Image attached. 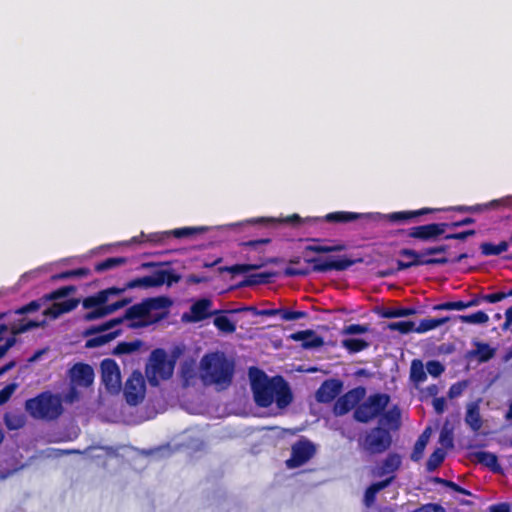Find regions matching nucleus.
Wrapping results in <instances>:
<instances>
[{"label": "nucleus", "instance_id": "1", "mask_svg": "<svg viewBox=\"0 0 512 512\" xmlns=\"http://www.w3.org/2000/svg\"><path fill=\"white\" fill-rule=\"evenodd\" d=\"M251 389L259 407L267 408L274 401L279 408L287 407L293 399L291 389L282 376L268 378L262 370H250Z\"/></svg>", "mask_w": 512, "mask_h": 512}, {"label": "nucleus", "instance_id": "2", "mask_svg": "<svg viewBox=\"0 0 512 512\" xmlns=\"http://www.w3.org/2000/svg\"><path fill=\"white\" fill-rule=\"evenodd\" d=\"M301 262L300 256H293L288 260V266L283 274L286 277H306L311 273H326L330 271H345L354 264L362 262V259L352 260L346 256L330 257L322 259L320 257L304 258L306 264L311 266L293 267Z\"/></svg>", "mask_w": 512, "mask_h": 512}, {"label": "nucleus", "instance_id": "3", "mask_svg": "<svg viewBox=\"0 0 512 512\" xmlns=\"http://www.w3.org/2000/svg\"><path fill=\"white\" fill-rule=\"evenodd\" d=\"M436 211H440V209L421 208L418 210L397 211L387 215H381L379 213L372 214L349 211H336L326 214L323 219L329 223H349L356 221L358 219L378 220L381 218H386L389 222L392 223H405L414 221L422 215H426Z\"/></svg>", "mask_w": 512, "mask_h": 512}, {"label": "nucleus", "instance_id": "4", "mask_svg": "<svg viewBox=\"0 0 512 512\" xmlns=\"http://www.w3.org/2000/svg\"><path fill=\"white\" fill-rule=\"evenodd\" d=\"M201 370L206 382L227 388L232 383L234 363L222 353H210L201 359Z\"/></svg>", "mask_w": 512, "mask_h": 512}, {"label": "nucleus", "instance_id": "5", "mask_svg": "<svg viewBox=\"0 0 512 512\" xmlns=\"http://www.w3.org/2000/svg\"><path fill=\"white\" fill-rule=\"evenodd\" d=\"M25 409L34 419L56 420L63 413L62 400L59 395L49 391L42 392L25 402Z\"/></svg>", "mask_w": 512, "mask_h": 512}, {"label": "nucleus", "instance_id": "6", "mask_svg": "<svg viewBox=\"0 0 512 512\" xmlns=\"http://www.w3.org/2000/svg\"><path fill=\"white\" fill-rule=\"evenodd\" d=\"M163 263L145 262L141 264L142 269L156 268L151 275L134 278L126 282V288L129 289H148L160 287L164 284L172 286L181 280V275L176 273L173 269H161Z\"/></svg>", "mask_w": 512, "mask_h": 512}, {"label": "nucleus", "instance_id": "7", "mask_svg": "<svg viewBox=\"0 0 512 512\" xmlns=\"http://www.w3.org/2000/svg\"><path fill=\"white\" fill-rule=\"evenodd\" d=\"M163 263L145 262L141 264L142 269L156 268L151 275L134 278L126 282V288L129 289H148L160 287L164 284L172 286L181 280V275L176 273L173 269H161Z\"/></svg>", "mask_w": 512, "mask_h": 512}, {"label": "nucleus", "instance_id": "8", "mask_svg": "<svg viewBox=\"0 0 512 512\" xmlns=\"http://www.w3.org/2000/svg\"><path fill=\"white\" fill-rule=\"evenodd\" d=\"M393 437L389 429L375 426L358 439V445L368 455H380L390 449Z\"/></svg>", "mask_w": 512, "mask_h": 512}, {"label": "nucleus", "instance_id": "9", "mask_svg": "<svg viewBox=\"0 0 512 512\" xmlns=\"http://www.w3.org/2000/svg\"><path fill=\"white\" fill-rule=\"evenodd\" d=\"M389 400L387 394H372L364 402L357 404L353 412V418L359 423H369L382 414Z\"/></svg>", "mask_w": 512, "mask_h": 512}, {"label": "nucleus", "instance_id": "10", "mask_svg": "<svg viewBox=\"0 0 512 512\" xmlns=\"http://www.w3.org/2000/svg\"><path fill=\"white\" fill-rule=\"evenodd\" d=\"M173 365L167 360L163 349H156L151 354V365L146 369V375L152 386H157L160 380H167L172 376Z\"/></svg>", "mask_w": 512, "mask_h": 512}, {"label": "nucleus", "instance_id": "11", "mask_svg": "<svg viewBox=\"0 0 512 512\" xmlns=\"http://www.w3.org/2000/svg\"><path fill=\"white\" fill-rule=\"evenodd\" d=\"M149 308L145 300L141 303L130 306L122 317L114 318L97 326H91L83 332L84 336H92L94 333L109 331L121 324L124 320L144 319L149 316Z\"/></svg>", "mask_w": 512, "mask_h": 512}, {"label": "nucleus", "instance_id": "12", "mask_svg": "<svg viewBox=\"0 0 512 512\" xmlns=\"http://www.w3.org/2000/svg\"><path fill=\"white\" fill-rule=\"evenodd\" d=\"M447 231L446 222L429 223L399 230V234L421 242H436Z\"/></svg>", "mask_w": 512, "mask_h": 512}, {"label": "nucleus", "instance_id": "13", "mask_svg": "<svg viewBox=\"0 0 512 512\" xmlns=\"http://www.w3.org/2000/svg\"><path fill=\"white\" fill-rule=\"evenodd\" d=\"M399 255L402 257L409 258L410 261L397 260V270H407L417 266H433V265H446L450 259L447 257L440 258H424L427 254H424V248L421 251H416L410 248H403L399 251Z\"/></svg>", "mask_w": 512, "mask_h": 512}, {"label": "nucleus", "instance_id": "14", "mask_svg": "<svg viewBox=\"0 0 512 512\" xmlns=\"http://www.w3.org/2000/svg\"><path fill=\"white\" fill-rule=\"evenodd\" d=\"M316 453L315 445L307 440L300 439L291 447V456L286 460V466L290 469L298 468L306 464Z\"/></svg>", "mask_w": 512, "mask_h": 512}, {"label": "nucleus", "instance_id": "15", "mask_svg": "<svg viewBox=\"0 0 512 512\" xmlns=\"http://www.w3.org/2000/svg\"><path fill=\"white\" fill-rule=\"evenodd\" d=\"M145 380L141 372L135 370L127 379L124 387V396L129 405L135 406L145 397Z\"/></svg>", "mask_w": 512, "mask_h": 512}, {"label": "nucleus", "instance_id": "16", "mask_svg": "<svg viewBox=\"0 0 512 512\" xmlns=\"http://www.w3.org/2000/svg\"><path fill=\"white\" fill-rule=\"evenodd\" d=\"M491 209H512V195H508L499 199L491 200L487 203L475 204L472 206L457 205L444 209L445 211H455L460 213H482Z\"/></svg>", "mask_w": 512, "mask_h": 512}, {"label": "nucleus", "instance_id": "17", "mask_svg": "<svg viewBox=\"0 0 512 512\" xmlns=\"http://www.w3.org/2000/svg\"><path fill=\"white\" fill-rule=\"evenodd\" d=\"M101 378L104 386L110 392H118L121 388L120 369L115 360L104 359L101 362Z\"/></svg>", "mask_w": 512, "mask_h": 512}, {"label": "nucleus", "instance_id": "18", "mask_svg": "<svg viewBox=\"0 0 512 512\" xmlns=\"http://www.w3.org/2000/svg\"><path fill=\"white\" fill-rule=\"evenodd\" d=\"M94 370L86 363H76L69 370L71 384L80 387H89L94 381Z\"/></svg>", "mask_w": 512, "mask_h": 512}, {"label": "nucleus", "instance_id": "19", "mask_svg": "<svg viewBox=\"0 0 512 512\" xmlns=\"http://www.w3.org/2000/svg\"><path fill=\"white\" fill-rule=\"evenodd\" d=\"M364 394L363 388L352 389L340 396L335 404H334V414L337 416H343L347 414L350 410L357 406L361 397Z\"/></svg>", "mask_w": 512, "mask_h": 512}, {"label": "nucleus", "instance_id": "20", "mask_svg": "<svg viewBox=\"0 0 512 512\" xmlns=\"http://www.w3.org/2000/svg\"><path fill=\"white\" fill-rule=\"evenodd\" d=\"M40 326V323L34 320H20L18 323H13L10 326L11 337H8L5 340L3 345H0V359L5 356L10 348H12L16 343V336L22 333H25L31 329L37 328Z\"/></svg>", "mask_w": 512, "mask_h": 512}, {"label": "nucleus", "instance_id": "21", "mask_svg": "<svg viewBox=\"0 0 512 512\" xmlns=\"http://www.w3.org/2000/svg\"><path fill=\"white\" fill-rule=\"evenodd\" d=\"M402 465V457L396 452L389 453L375 468L374 474L378 477H394Z\"/></svg>", "mask_w": 512, "mask_h": 512}, {"label": "nucleus", "instance_id": "22", "mask_svg": "<svg viewBox=\"0 0 512 512\" xmlns=\"http://www.w3.org/2000/svg\"><path fill=\"white\" fill-rule=\"evenodd\" d=\"M343 382L339 379H327L316 392V399L320 403L332 402L342 391Z\"/></svg>", "mask_w": 512, "mask_h": 512}, {"label": "nucleus", "instance_id": "23", "mask_svg": "<svg viewBox=\"0 0 512 512\" xmlns=\"http://www.w3.org/2000/svg\"><path fill=\"white\" fill-rule=\"evenodd\" d=\"M129 288H126V284L122 287H109L107 289L100 290L94 295L88 296L82 300V306L84 309L92 308L100 304H106L111 296H116L124 293Z\"/></svg>", "mask_w": 512, "mask_h": 512}, {"label": "nucleus", "instance_id": "24", "mask_svg": "<svg viewBox=\"0 0 512 512\" xmlns=\"http://www.w3.org/2000/svg\"><path fill=\"white\" fill-rule=\"evenodd\" d=\"M289 338L294 341H303L304 349L318 348L324 345V339L311 329L292 333Z\"/></svg>", "mask_w": 512, "mask_h": 512}, {"label": "nucleus", "instance_id": "25", "mask_svg": "<svg viewBox=\"0 0 512 512\" xmlns=\"http://www.w3.org/2000/svg\"><path fill=\"white\" fill-rule=\"evenodd\" d=\"M472 458L479 464L488 468L495 474H503V468L498 462L496 454L489 451H477L471 454Z\"/></svg>", "mask_w": 512, "mask_h": 512}, {"label": "nucleus", "instance_id": "26", "mask_svg": "<svg viewBox=\"0 0 512 512\" xmlns=\"http://www.w3.org/2000/svg\"><path fill=\"white\" fill-rule=\"evenodd\" d=\"M256 315L267 317L279 315L284 321L303 319L308 316L305 311H291L286 308L262 309L261 311H256Z\"/></svg>", "mask_w": 512, "mask_h": 512}, {"label": "nucleus", "instance_id": "27", "mask_svg": "<svg viewBox=\"0 0 512 512\" xmlns=\"http://www.w3.org/2000/svg\"><path fill=\"white\" fill-rule=\"evenodd\" d=\"M79 303L80 300L77 298L67 299L62 302H54L44 311V315L56 319L64 313L73 311L79 305Z\"/></svg>", "mask_w": 512, "mask_h": 512}, {"label": "nucleus", "instance_id": "28", "mask_svg": "<svg viewBox=\"0 0 512 512\" xmlns=\"http://www.w3.org/2000/svg\"><path fill=\"white\" fill-rule=\"evenodd\" d=\"M401 425V415L397 408L382 412L377 426H383L391 431H397Z\"/></svg>", "mask_w": 512, "mask_h": 512}, {"label": "nucleus", "instance_id": "29", "mask_svg": "<svg viewBox=\"0 0 512 512\" xmlns=\"http://www.w3.org/2000/svg\"><path fill=\"white\" fill-rule=\"evenodd\" d=\"M431 432V427H426L418 437L416 443L414 444L412 453L410 455V458L413 462H418L423 458V454L429 442Z\"/></svg>", "mask_w": 512, "mask_h": 512}, {"label": "nucleus", "instance_id": "30", "mask_svg": "<svg viewBox=\"0 0 512 512\" xmlns=\"http://www.w3.org/2000/svg\"><path fill=\"white\" fill-rule=\"evenodd\" d=\"M302 219L298 214H292L285 218H265L260 217L257 219L250 220L251 223H259L265 226H275L277 224H290L292 226H298L302 223Z\"/></svg>", "mask_w": 512, "mask_h": 512}, {"label": "nucleus", "instance_id": "31", "mask_svg": "<svg viewBox=\"0 0 512 512\" xmlns=\"http://www.w3.org/2000/svg\"><path fill=\"white\" fill-rule=\"evenodd\" d=\"M276 276L275 272H261V273H254L246 276L238 285L237 287L243 288V287H251L254 285L259 284H267L270 283L272 278Z\"/></svg>", "mask_w": 512, "mask_h": 512}, {"label": "nucleus", "instance_id": "32", "mask_svg": "<svg viewBox=\"0 0 512 512\" xmlns=\"http://www.w3.org/2000/svg\"><path fill=\"white\" fill-rule=\"evenodd\" d=\"M95 334L96 333H94L93 335H95ZM97 334H99V335L91 337L86 341V343H85L86 348H96V347H100V346H103V345L109 343L110 341H112L113 339H115L117 336H119L121 334V330L117 329V330L110 331V332L104 331V332H98Z\"/></svg>", "mask_w": 512, "mask_h": 512}, {"label": "nucleus", "instance_id": "33", "mask_svg": "<svg viewBox=\"0 0 512 512\" xmlns=\"http://www.w3.org/2000/svg\"><path fill=\"white\" fill-rule=\"evenodd\" d=\"M476 346L475 350L469 352L471 356H476L480 363H485L491 360L496 353V349L492 348L488 343H483L476 341L474 342Z\"/></svg>", "mask_w": 512, "mask_h": 512}, {"label": "nucleus", "instance_id": "34", "mask_svg": "<svg viewBox=\"0 0 512 512\" xmlns=\"http://www.w3.org/2000/svg\"><path fill=\"white\" fill-rule=\"evenodd\" d=\"M465 422L474 432L479 431L482 427V418L476 403H470L468 405Z\"/></svg>", "mask_w": 512, "mask_h": 512}, {"label": "nucleus", "instance_id": "35", "mask_svg": "<svg viewBox=\"0 0 512 512\" xmlns=\"http://www.w3.org/2000/svg\"><path fill=\"white\" fill-rule=\"evenodd\" d=\"M212 305L211 300L209 299H200L196 301L191 306V312L193 314V319L195 321H202L206 318H208L211 314L209 313V309Z\"/></svg>", "mask_w": 512, "mask_h": 512}, {"label": "nucleus", "instance_id": "36", "mask_svg": "<svg viewBox=\"0 0 512 512\" xmlns=\"http://www.w3.org/2000/svg\"><path fill=\"white\" fill-rule=\"evenodd\" d=\"M451 320V317L444 316L440 318H429V319H422L418 326L415 329L416 333L422 334L426 333L430 330L436 329L437 327L446 324Z\"/></svg>", "mask_w": 512, "mask_h": 512}, {"label": "nucleus", "instance_id": "37", "mask_svg": "<svg viewBox=\"0 0 512 512\" xmlns=\"http://www.w3.org/2000/svg\"><path fill=\"white\" fill-rule=\"evenodd\" d=\"M168 239H170L169 231L150 233L148 235H145L142 232L139 237L138 236L133 237L131 239V243L150 242L153 244H162V243H165Z\"/></svg>", "mask_w": 512, "mask_h": 512}, {"label": "nucleus", "instance_id": "38", "mask_svg": "<svg viewBox=\"0 0 512 512\" xmlns=\"http://www.w3.org/2000/svg\"><path fill=\"white\" fill-rule=\"evenodd\" d=\"M508 242L501 241L498 244H493L491 242H484L480 245L481 254L483 256H493L500 255L501 253L507 251Z\"/></svg>", "mask_w": 512, "mask_h": 512}, {"label": "nucleus", "instance_id": "39", "mask_svg": "<svg viewBox=\"0 0 512 512\" xmlns=\"http://www.w3.org/2000/svg\"><path fill=\"white\" fill-rule=\"evenodd\" d=\"M417 313H418V311L414 307H391V308H386L383 311L382 316L384 318L392 319V318H399V317H407V316L415 315Z\"/></svg>", "mask_w": 512, "mask_h": 512}, {"label": "nucleus", "instance_id": "40", "mask_svg": "<svg viewBox=\"0 0 512 512\" xmlns=\"http://www.w3.org/2000/svg\"><path fill=\"white\" fill-rule=\"evenodd\" d=\"M410 379L415 384L423 383L427 379V374H426V372L424 370V365H423L421 360L414 359L411 362Z\"/></svg>", "mask_w": 512, "mask_h": 512}, {"label": "nucleus", "instance_id": "41", "mask_svg": "<svg viewBox=\"0 0 512 512\" xmlns=\"http://www.w3.org/2000/svg\"><path fill=\"white\" fill-rule=\"evenodd\" d=\"M127 258L125 257H111L107 258L99 263H97L94 267V270L98 273L114 269L118 266L124 265L127 263Z\"/></svg>", "mask_w": 512, "mask_h": 512}, {"label": "nucleus", "instance_id": "42", "mask_svg": "<svg viewBox=\"0 0 512 512\" xmlns=\"http://www.w3.org/2000/svg\"><path fill=\"white\" fill-rule=\"evenodd\" d=\"M455 318L462 323L478 325L486 324L489 321V316L482 310L468 315H458Z\"/></svg>", "mask_w": 512, "mask_h": 512}, {"label": "nucleus", "instance_id": "43", "mask_svg": "<svg viewBox=\"0 0 512 512\" xmlns=\"http://www.w3.org/2000/svg\"><path fill=\"white\" fill-rule=\"evenodd\" d=\"M446 451L443 448H436L426 462L428 472L435 471L445 460Z\"/></svg>", "mask_w": 512, "mask_h": 512}, {"label": "nucleus", "instance_id": "44", "mask_svg": "<svg viewBox=\"0 0 512 512\" xmlns=\"http://www.w3.org/2000/svg\"><path fill=\"white\" fill-rule=\"evenodd\" d=\"M263 264H235L232 266H222L218 268L219 273L229 272L231 274L247 273L261 268Z\"/></svg>", "mask_w": 512, "mask_h": 512}, {"label": "nucleus", "instance_id": "45", "mask_svg": "<svg viewBox=\"0 0 512 512\" xmlns=\"http://www.w3.org/2000/svg\"><path fill=\"white\" fill-rule=\"evenodd\" d=\"M145 302L147 304V307L149 308V313L152 310L167 309L172 305L171 299L167 296L147 298L145 299Z\"/></svg>", "mask_w": 512, "mask_h": 512}, {"label": "nucleus", "instance_id": "46", "mask_svg": "<svg viewBox=\"0 0 512 512\" xmlns=\"http://www.w3.org/2000/svg\"><path fill=\"white\" fill-rule=\"evenodd\" d=\"M215 327L224 333H234L236 331V325L226 315H218L213 321Z\"/></svg>", "mask_w": 512, "mask_h": 512}, {"label": "nucleus", "instance_id": "47", "mask_svg": "<svg viewBox=\"0 0 512 512\" xmlns=\"http://www.w3.org/2000/svg\"><path fill=\"white\" fill-rule=\"evenodd\" d=\"M342 346L347 349L350 353H357L366 349L369 344L364 339L359 338H348L342 341Z\"/></svg>", "mask_w": 512, "mask_h": 512}, {"label": "nucleus", "instance_id": "48", "mask_svg": "<svg viewBox=\"0 0 512 512\" xmlns=\"http://www.w3.org/2000/svg\"><path fill=\"white\" fill-rule=\"evenodd\" d=\"M206 227H182L173 229L170 232V237L173 236L175 238H188L193 235L202 233L206 231Z\"/></svg>", "mask_w": 512, "mask_h": 512}, {"label": "nucleus", "instance_id": "49", "mask_svg": "<svg viewBox=\"0 0 512 512\" xmlns=\"http://www.w3.org/2000/svg\"><path fill=\"white\" fill-rule=\"evenodd\" d=\"M142 345V342L140 340H135L131 342H120L118 345L114 348L113 354L115 355H122V354H130L132 352L137 351Z\"/></svg>", "mask_w": 512, "mask_h": 512}, {"label": "nucleus", "instance_id": "50", "mask_svg": "<svg viewBox=\"0 0 512 512\" xmlns=\"http://www.w3.org/2000/svg\"><path fill=\"white\" fill-rule=\"evenodd\" d=\"M41 307V303L37 300H33L31 302H29L28 304L26 305H23L22 307L18 308V309H15L14 311H9V312H0V319H4L7 315L13 313V314H16V315H23V314H27V313H30V312H35V311H38Z\"/></svg>", "mask_w": 512, "mask_h": 512}, {"label": "nucleus", "instance_id": "51", "mask_svg": "<svg viewBox=\"0 0 512 512\" xmlns=\"http://www.w3.org/2000/svg\"><path fill=\"white\" fill-rule=\"evenodd\" d=\"M387 327L389 330L398 331L401 334H408L410 332H415V329H416L415 323L411 320L391 322L387 325Z\"/></svg>", "mask_w": 512, "mask_h": 512}, {"label": "nucleus", "instance_id": "52", "mask_svg": "<svg viewBox=\"0 0 512 512\" xmlns=\"http://www.w3.org/2000/svg\"><path fill=\"white\" fill-rule=\"evenodd\" d=\"M75 291H76V287L73 285L63 286V287H60V288L50 292L49 294H46L44 296V299L47 301L57 300L60 298L67 297L68 295H70L71 293H74Z\"/></svg>", "mask_w": 512, "mask_h": 512}, {"label": "nucleus", "instance_id": "53", "mask_svg": "<svg viewBox=\"0 0 512 512\" xmlns=\"http://www.w3.org/2000/svg\"><path fill=\"white\" fill-rule=\"evenodd\" d=\"M439 443L445 449H452L454 447L453 431L447 425H444L443 428L441 429Z\"/></svg>", "mask_w": 512, "mask_h": 512}, {"label": "nucleus", "instance_id": "54", "mask_svg": "<svg viewBox=\"0 0 512 512\" xmlns=\"http://www.w3.org/2000/svg\"><path fill=\"white\" fill-rule=\"evenodd\" d=\"M466 309L465 301L458 300V301H447L440 304H436L433 306V310L435 311H450V310H457L462 311Z\"/></svg>", "mask_w": 512, "mask_h": 512}, {"label": "nucleus", "instance_id": "55", "mask_svg": "<svg viewBox=\"0 0 512 512\" xmlns=\"http://www.w3.org/2000/svg\"><path fill=\"white\" fill-rule=\"evenodd\" d=\"M91 309H92L91 311H89L83 315V320L93 321V320L100 319V318H103L108 315L105 304L93 306Z\"/></svg>", "mask_w": 512, "mask_h": 512}, {"label": "nucleus", "instance_id": "56", "mask_svg": "<svg viewBox=\"0 0 512 512\" xmlns=\"http://www.w3.org/2000/svg\"><path fill=\"white\" fill-rule=\"evenodd\" d=\"M5 425L9 430H17L24 426L25 420L22 416L6 414L4 417Z\"/></svg>", "mask_w": 512, "mask_h": 512}, {"label": "nucleus", "instance_id": "57", "mask_svg": "<svg viewBox=\"0 0 512 512\" xmlns=\"http://www.w3.org/2000/svg\"><path fill=\"white\" fill-rule=\"evenodd\" d=\"M427 372L433 377H439L444 371V365L437 360H430L426 363Z\"/></svg>", "mask_w": 512, "mask_h": 512}, {"label": "nucleus", "instance_id": "58", "mask_svg": "<svg viewBox=\"0 0 512 512\" xmlns=\"http://www.w3.org/2000/svg\"><path fill=\"white\" fill-rule=\"evenodd\" d=\"M466 387H467L466 381H458V382L452 384L448 390V397L450 399H454V398L461 396Z\"/></svg>", "mask_w": 512, "mask_h": 512}, {"label": "nucleus", "instance_id": "59", "mask_svg": "<svg viewBox=\"0 0 512 512\" xmlns=\"http://www.w3.org/2000/svg\"><path fill=\"white\" fill-rule=\"evenodd\" d=\"M17 389L16 383L7 384L0 390V406L9 401L15 390Z\"/></svg>", "mask_w": 512, "mask_h": 512}, {"label": "nucleus", "instance_id": "60", "mask_svg": "<svg viewBox=\"0 0 512 512\" xmlns=\"http://www.w3.org/2000/svg\"><path fill=\"white\" fill-rule=\"evenodd\" d=\"M131 301H132L131 298H123V299L118 300V301H116L114 303H111V304H108V305L105 304L106 310L108 312V315H110V314L114 313L115 311H117V310L127 306L128 304L131 303Z\"/></svg>", "mask_w": 512, "mask_h": 512}, {"label": "nucleus", "instance_id": "61", "mask_svg": "<svg viewBox=\"0 0 512 512\" xmlns=\"http://www.w3.org/2000/svg\"><path fill=\"white\" fill-rule=\"evenodd\" d=\"M413 512H445V509L438 503H427L416 508Z\"/></svg>", "mask_w": 512, "mask_h": 512}, {"label": "nucleus", "instance_id": "62", "mask_svg": "<svg viewBox=\"0 0 512 512\" xmlns=\"http://www.w3.org/2000/svg\"><path fill=\"white\" fill-rule=\"evenodd\" d=\"M368 331V327L361 324H351L344 328L343 333L348 335L364 334Z\"/></svg>", "mask_w": 512, "mask_h": 512}, {"label": "nucleus", "instance_id": "63", "mask_svg": "<svg viewBox=\"0 0 512 512\" xmlns=\"http://www.w3.org/2000/svg\"><path fill=\"white\" fill-rule=\"evenodd\" d=\"M448 245L441 244L436 246H430L424 248V254L429 255H438V254H445L448 251Z\"/></svg>", "mask_w": 512, "mask_h": 512}, {"label": "nucleus", "instance_id": "64", "mask_svg": "<svg viewBox=\"0 0 512 512\" xmlns=\"http://www.w3.org/2000/svg\"><path fill=\"white\" fill-rule=\"evenodd\" d=\"M394 481V477H386L385 479L372 483L369 488L372 489L374 492L378 493L381 490L388 487L392 482Z\"/></svg>", "mask_w": 512, "mask_h": 512}]
</instances>
